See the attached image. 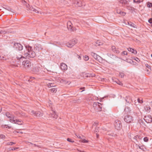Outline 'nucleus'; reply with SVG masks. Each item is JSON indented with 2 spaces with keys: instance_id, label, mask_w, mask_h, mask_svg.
I'll list each match as a JSON object with an SVG mask.
<instances>
[{
  "instance_id": "obj_23",
  "label": "nucleus",
  "mask_w": 152,
  "mask_h": 152,
  "mask_svg": "<svg viewBox=\"0 0 152 152\" xmlns=\"http://www.w3.org/2000/svg\"><path fill=\"white\" fill-rule=\"evenodd\" d=\"M112 50L115 53H119V51L116 49V48L115 46H112L111 48Z\"/></svg>"
},
{
  "instance_id": "obj_49",
  "label": "nucleus",
  "mask_w": 152,
  "mask_h": 152,
  "mask_svg": "<svg viewBox=\"0 0 152 152\" xmlns=\"http://www.w3.org/2000/svg\"><path fill=\"white\" fill-rule=\"evenodd\" d=\"M19 149V148H18V147H16V148H12L11 150L12 151H15V150H16V149Z\"/></svg>"
},
{
  "instance_id": "obj_34",
  "label": "nucleus",
  "mask_w": 152,
  "mask_h": 152,
  "mask_svg": "<svg viewBox=\"0 0 152 152\" xmlns=\"http://www.w3.org/2000/svg\"><path fill=\"white\" fill-rule=\"evenodd\" d=\"M50 91L52 92H56V89L55 88H51Z\"/></svg>"
},
{
  "instance_id": "obj_46",
  "label": "nucleus",
  "mask_w": 152,
  "mask_h": 152,
  "mask_svg": "<svg viewBox=\"0 0 152 152\" xmlns=\"http://www.w3.org/2000/svg\"><path fill=\"white\" fill-rule=\"evenodd\" d=\"M117 83L120 85L122 86L123 85V83L119 81H118L117 82Z\"/></svg>"
},
{
  "instance_id": "obj_22",
  "label": "nucleus",
  "mask_w": 152,
  "mask_h": 152,
  "mask_svg": "<svg viewBox=\"0 0 152 152\" xmlns=\"http://www.w3.org/2000/svg\"><path fill=\"white\" fill-rule=\"evenodd\" d=\"M6 116L9 118H13V119H14V117L12 115L9 113L7 112L6 113Z\"/></svg>"
},
{
  "instance_id": "obj_44",
  "label": "nucleus",
  "mask_w": 152,
  "mask_h": 152,
  "mask_svg": "<svg viewBox=\"0 0 152 152\" xmlns=\"http://www.w3.org/2000/svg\"><path fill=\"white\" fill-rule=\"evenodd\" d=\"M76 56L78 58V59H79V60H81V57L79 55H78L77 54H76Z\"/></svg>"
},
{
  "instance_id": "obj_56",
  "label": "nucleus",
  "mask_w": 152,
  "mask_h": 152,
  "mask_svg": "<svg viewBox=\"0 0 152 152\" xmlns=\"http://www.w3.org/2000/svg\"><path fill=\"white\" fill-rule=\"evenodd\" d=\"M98 128H96L95 129L94 131V132L95 133H96V132H98Z\"/></svg>"
},
{
  "instance_id": "obj_42",
  "label": "nucleus",
  "mask_w": 152,
  "mask_h": 152,
  "mask_svg": "<svg viewBox=\"0 0 152 152\" xmlns=\"http://www.w3.org/2000/svg\"><path fill=\"white\" fill-rule=\"evenodd\" d=\"M143 140L145 142H147L148 141V138L147 137H145L144 138Z\"/></svg>"
},
{
  "instance_id": "obj_33",
  "label": "nucleus",
  "mask_w": 152,
  "mask_h": 152,
  "mask_svg": "<svg viewBox=\"0 0 152 152\" xmlns=\"http://www.w3.org/2000/svg\"><path fill=\"white\" fill-rule=\"evenodd\" d=\"M119 76L122 78H123L124 77V74L123 72H120L119 73Z\"/></svg>"
},
{
  "instance_id": "obj_29",
  "label": "nucleus",
  "mask_w": 152,
  "mask_h": 152,
  "mask_svg": "<svg viewBox=\"0 0 152 152\" xmlns=\"http://www.w3.org/2000/svg\"><path fill=\"white\" fill-rule=\"evenodd\" d=\"M83 59L85 61H87L89 59V57L87 56H83Z\"/></svg>"
},
{
  "instance_id": "obj_25",
  "label": "nucleus",
  "mask_w": 152,
  "mask_h": 152,
  "mask_svg": "<svg viewBox=\"0 0 152 152\" xmlns=\"http://www.w3.org/2000/svg\"><path fill=\"white\" fill-rule=\"evenodd\" d=\"M9 32L7 31H6L4 30H1L0 31V34H5L7 33H8Z\"/></svg>"
},
{
  "instance_id": "obj_10",
  "label": "nucleus",
  "mask_w": 152,
  "mask_h": 152,
  "mask_svg": "<svg viewBox=\"0 0 152 152\" xmlns=\"http://www.w3.org/2000/svg\"><path fill=\"white\" fill-rule=\"evenodd\" d=\"M27 8L29 9V10H30L31 12H34L37 13H39V9L38 8H36V9L32 7H30L29 8L28 7V6H27Z\"/></svg>"
},
{
  "instance_id": "obj_5",
  "label": "nucleus",
  "mask_w": 152,
  "mask_h": 152,
  "mask_svg": "<svg viewBox=\"0 0 152 152\" xmlns=\"http://www.w3.org/2000/svg\"><path fill=\"white\" fill-rule=\"evenodd\" d=\"M77 42V40L76 39H73L66 44V46L69 48H72Z\"/></svg>"
},
{
  "instance_id": "obj_19",
  "label": "nucleus",
  "mask_w": 152,
  "mask_h": 152,
  "mask_svg": "<svg viewBox=\"0 0 152 152\" xmlns=\"http://www.w3.org/2000/svg\"><path fill=\"white\" fill-rule=\"evenodd\" d=\"M119 2L121 4H128V1L127 0H118Z\"/></svg>"
},
{
  "instance_id": "obj_15",
  "label": "nucleus",
  "mask_w": 152,
  "mask_h": 152,
  "mask_svg": "<svg viewBox=\"0 0 152 152\" xmlns=\"http://www.w3.org/2000/svg\"><path fill=\"white\" fill-rule=\"evenodd\" d=\"M145 66L146 67V71L147 72V74L149 75L151 70V66L148 64H146Z\"/></svg>"
},
{
  "instance_id": "obj_28",
  "label": "nucleus",
  "mask_w": 152,
  "mask_h": 152,
  "mask_svg": "<svg viewBox=\"0 0 152 152\" xmlns=\"http://www.w3.org/2000/svg\"><path fill=\"white\" fill-rule=\"evenodd\" d=\"M15 144V143L14 142H7L6 143V144L7 145H12L13 144Z\"/></svg>"
},
{
  "instance_id": "obj_50",
  "label": "nucleus",
  "mask_w": 152,
  "mask_h": 152,
  "mask_svg": "<svg viewBox=\"0 0 152 152\" xmlns=\"http://www.w3.org/2000/svg\"><path fill=\"white\" fill-rule=\"evenodd\" d=\"M127 49L128 51H131L132 52V49H133L129 48H128Z\"/></svg>"
},
{
  "instance_id": "obj_30",
  "label": "nucleus",
  "mask_w": 152,
  "mask_h": 152,
  "mask_svg": "<svg viewBox=\"0 0 152 152\" xmlns=\"http://www.w3.org/2000/svg\"><path fill=\"white\" fill-rule=\"evenodd\" d=\"M60 82L61 83H64V84H65L68 83V82L67 81H66V80H64V79H61L60 80Z\"/></svg>"
},
{
  "instance_id": "obj_40",
  "label": "nucleus",
  "mask_w": 152,
  "mask_h": 152,
  "mask_svg": "<svg viewBox=\"0 0 152 152\" xmlns=\"http://www.w3.org/2000/svg\"><path fill=\"white\" fill-rule=\"evenodd\" d=\"M132 53H133L134 54H136L137 53V51L136 50L133 49H132Z\"/></svg>"
},
{
  "instance_id": "obj_18",
  "label": "nucleus",
  "mask_w": 152,
  "mask_h": 152,
  "mask_svg": "<svg viewBox=\"0 0 152 152\" xmlns=\"http://www.w3.org/2000/svg\"><path fill=\"white\" fill-rule=\"evenodd\" d=\"M144 108L145 111L148 113H149L150 111L151 108L148 105H146L145 106Z\"/></svg>"
},
{
  "instance_id": "obj_64",
  "label": "nucleus",
  "mask_w": 152,
  "mask_h": 152,
  "mask_svg": "<svg viewBox=\"0 0 152 152\" xmlns=\"http://www.w3.org/2000/svg\"><path fill=\"white\" fill-rule=\"evenodd\" d=\"M150 105H151V107H152V102H151L150 103Z\"/></svg>"
},
{
  "instance_id": "obj_63",
  "label": "nucleus",
  "mask_w": 152,
  "mask_h": 152,
  "mask_svg": "<svg viewBox=\"0 0 152 152\" xmlns=\"http://www.w3.org/2000/svg\"><path fill=\"white\" fill-rule=\"evenodd\" d=\"M126 102H130L129 100L128 101V100L127 99H126Z\"/></svg>"
},
{
  "instance_id": "obj_2",
  "label": "nucleus",
  "mask_w": 152,
  "mask_h": 152,
  "mask_svg": "<svg viewBox=\"0 0 152 152\" xmlns=\"http://www.w3.org/2000/svg\"><path fill=\"white\" fill-rule=\"evenodd\" d=\"M91 54L95 59L98 61L100 63H102L103 61H106L105 59H103V58L100 56L92 52L91 53Z\"/></svg>"
},
{
  "instance_id": "obj_59",
  "label": "nucleus",
  "mask_w": 152,
  "mask_h": 152,
  "mask_svg": "<svg viewBox=\"0 0 152 152\" xmlns=\"http://www.w3.org/2000/svg\"><path fill=\"white\" fill-rule=\"evenodd\" d=\"M136 145L138 147H139V148L140 149H141V146H140V145H138L137 144H136Z\"/></svg>"
},
{
  "instance_id": "obj_4",
  "label": "nucleus",
  "mask_w": 152,
  "mask_h": 152,
  "mask_svg": "<svg viewBox=\"0 0 152 152\" xmlns=\"http://www.w3.org/2000/svg\"><path fill=\"white\" fill-rule=\"evenodd\" d=\"M22 66L25 69H28L31 66V64L28 60L23 61L22 62Z\"/></svg>"
},
{
  "instance_id": "obj_24",
  "label": "nucleus",
  "mask_w": 152,
  "mask_h": 152,
  "mask_svg": "<svg viewBox=\"0 0 152 152\" xmlns=\"http://www.w3.org/2000/svg\"><path fill=\"white\" fill-rule=\"evenodd\" d=\"M19 115L18 116L20 117H25L27 116L25 113L22 112L19 113Z\"/></svg>"
},
{
  "instance_id": "obj_54",
  "label": "nucleus",
  "mask_w": 152,
  "mask_h": 152,
  "mask_svg": "<svg viewBox=\"0 0 152 152\" xmlns=\"http://www.w3.org/2000/svg\"><path fill=\"white\" fill-rule=\"evenodd\" d=\"M48 87H52L53 86V84L52 83H50L48 84Z\"/></svg>"
},
{
  "instance_id": "obj_57",
  "label": "nucleus",
  "mask_w": 152,
  "mask_h": 152,
  "mask_svg": "<svg viewBox=\"0 0 152 152\" xmlns=\"http://www.w3.org/2000/svg\"><path fill=\"white\" fill-rule=\"evenodd\" d=\"M135 60L137 61V62H139L140 61V60L137 58H136L134 59Z\"/></svg>"
},
{
  "instance_id": "obj_27",
  "label": "nucleus",
  "mask_w": 152,
  "mask_h": 152,
  "mask_svg": "<svg viewBox=\"0 0 152 152\" xmlns=\"http://www.w3.org/2000/svg\"><path fill=\"white\" fill-rule=\"evenodd\" d=\"M133 138L134 139L137 140V139H141V138L140 136L137 135L134 136Z\"/></svg>"
},
{
  "instance_id": "obj_61",
  "label": "nucleus",
  "mask_w": 152,
  "mask_h": 152,
  "mask_svg": "<svg viewBox=\"0 0 152 152\" xmlns=\"http://www.w3.org/2000/svg\"><path fill=\"white\" fill-rule=\"evenodd\" d=\"M22 1V3L23 4H24L25 3H26V1L24 0H21Z\"/></svg>"
},
{
  "instance_id": "obj_53",
  "label": "nucleus",
  "mask_w": 152,
  "mask_h": 152,
  "mask_svg": "<svg viewBox=\"0 0 152 152\" xmlns=\"http://www.w3.org/2000/svg\"><path fill=\"white\" fill-rule=\"evenodd\" d=\"M128 23L129 25L130 26L132 27H134L133 26V24L132 23H130L129 22H128Z\"/></svg>"
},
{
  "instance_id": "obj_35",
  "label": "nucleus",
  "mask_w": 152,
  "mask_h": 152,
  "mask_svg": "<svg viewBox=\"0 0 152 152\" xmlns=\"http://www.w3.org/2000/svg\"><path fill=\"white\" fill-rule=\"evenodd\" d=\"M67 140L70 142H74V141L72 139L69 138H68L67 139Z\"/></svg>"
},
{
  "instance_id": "obj_8",
  "label": "nucleus",
  "mask_w": 152,
  "mask_h": 152,
  "mask_svg": "<svg viewBox=\"0 0 152 152\" xmlns=\"http://www.w3.org/2000/svg\"><path fill=\"white\" fill-rule=\"evenodd\" d=\"M144 119L147 123H150L152 122V118L150 115L144 116Z\"/></svg>"
},
{
  "instance_id": "obj_37",
  "label": "nucleus",
  "mask_w": 152,
  "mask_h": 152,
  "mask_svg": "<svg viewBox=\"0 0 152 152\" xmlns=\"http://www.w3.org/2000/svg\"><path fill=\"white\" fill-rule=\"evenodd\" d=\"M6 58H5V57L4 56H0V60H6Z\"/></svg>"
},
{
  "instance_id": "obj_3",
  "label": "nucleus",
  "mask_w": 152,
  "mask_h": 152,
  "mask_svg": "<svg viewBox=\"0 0 152 152\" xmlns=\"http://www.w3.org/2000/svg\"><path fill=\"white\" fill-rule=\"evenodd\" d=\"M93 107L96 111H101L102 110V104L97 102H94L93 104Z\"/></svg>"
},
{
  "instance_id": "obj_32",
  "label": "nucleus",
  "mask_w": 152,
  "mask_h": 152,
  "mask_svg": "<svg viewBox=\"0 0 152 152\" xmlns=\"http://www.w3.org/2000/svg\"><path fill=\"white\" fill-rule=\"evenodd\" d=\"M147 6L148 7H152V3L150 2H148L147 4Z\"/></svg>"
},
{
  "instance_id": "obj_58",
  "label": "nucleus",
  "mask_w": 152,
  "mask_h": 152,
  "mask_svg": "<svg viewBox=\"0 0 152 152\" xmlns=\"http://www.w3.org/2000/svg\"><path fill=\"white\" fill-rule=\"evenodd\" d=\"M121 12H122V11H121L120 10H119V11H118L117 13L119 14H121Z\"/></svg>"
},
{
  "instance_id": "obj_41",
  "label": "nucleus",
  "mask_w": 152,
  "mask_h": 152,
  "mask_svg": "<svg viewBox=\"0 0 152 152\" xmlns=\"http://www.w3.org/2000/svg\"><path fill=\"white\" fill-rule=\"evenodd\" d=\"M143 0H136V3L137 4L140 3V2H142Z\"/></svg>"
},
{
  "instance_id": "obj_36",
  "label": "nucleus",
  "mask_w": 152,
  "mask_h": 152,
  "mask_svg": "<svg viewBox=\"0 0 152 152\" xmlns=\"http://www.w3.org/2000/svg\"><path fill=\"white\" fill-rule=\"evenodd\" d=\"M142 151H144L146 150V148L143 145L141 146V149Z\"/></svg>"
},
{
  "instance_id": "obj_60",
  "label": "nucleus",
  "mask_w": 152,
  "mask_h": 152,
  "mask_svg": "<svg viewBox=\"0 0 152 152\" xmlns=\"http://www.w3.org/2000/svg\"><path fill=\"white\" fill-rule=\"evenodd\" d=\"M33 145L34 146H35V147H39V146L38 145H36L35 144H33Z\"/></svg>"
},
{
  "instance_id": "obj_55",
  "label": "nucleus",
  "mask_w": 152,
  "mask_h": 152,
  "mask_svg": "<svg viewBox=\"0 0 152 152\" xmlns=\"http://www.w3.org/2000/svg\"><path fill=\"white\" fill-rule=\"evenodd\" d=\"M123 16H124L126 15V13L124 12H121V14Z\"/></svg>"
},
{
  "instance_id": "obj_17",
  "label": "nucleus",
  "mask_w": 152,
  "mask_h": 152,
  "mask_svg": "<svg viewBox=\"0 0 152 152\" xmlns=\"http://www.w3.org/2000/svg\"><path fill=\"white\" fill-rule=\"evenodd\" d=\"M60 67L62 70H65L67 69V65L64 63L61 64Z\"/></svg>"
},
{
  "instance_id": "obj_14",
  "label": "nucleus",
  "mask_w": 152,
  "mask_h": 152,
  "mask_svg": "<svg viewBox=\"0 0 152 152\" xmlns=\"http://www.w3.org/2000/svg\"><path fill=\"white\" fill-rule=\"evenodd\" d=\"M72 24L70 21H69L67 23V28L70 31H74V28L72 26Z\"/></svg>"
},
{
  "instance_id": "obj_7",
  "label": "nucleus",
  "mask_w": 152,
  "mask_h": 152,
  "mask_svg": "<svg viewBox=\"0 0 152 152\" xmlns=\"http://www.w3.org/2000/svg\"><path fill=\"white\" fill-rule=\"evenodd\" d=\"M121 122L118 120H116L115 121L114 125L116 129L119 130L121 127Z\"/></svg>"
},
{
  "instance_id": "obj_9",
  "label": "nucleus",
  "mask_w": 152,
  "mask_h": 152,
  "mask_svg": "<svg viewBox=\"0 0 152 152\" xmlns=\"http://www.w3.org/2000/svg\"><path fill=\"white\" fill-rule=\"evenodd\" d=\"M124 120L127 123H129L131 122L132 121V118L131 116L127 115L125 116L124 118Z\"/></svg>"
},
{
  "instance_id": "obj_51",
  "label": "nucleus",
  "mask_w": 152,
  "mask_h": 152,
  "mask_svg": "<svg viewBox=\"0 0 152 152\" xmlns=\"http://www.w3.org/2000/svg\"><path fill=\"white\" fill-rule=\"evenodd\" d=\"M127 49L128 51H131L132 52V49H133L129 48H128Z\"/></svg>"
},
{
  "instance_id": "obj_62",
  "label": "nucleus",
  "mask_w": 152,
  "mask_h": 152,
  "mask_svg": "<svg viewBox=\"0 0 152 152\" xmlns=\"http://www.w3.org/2000/svg\"><path fill=\"white\" fill-rule=\"evenodd\" d=\"M6 10H9V11H10V10H11V8H9V7H8V9H7V8H6Z\"/></svg>"
},
{
  "instance_id": "obj_1",
  "label": "nucleus",
  "mask_w": 152,
  "mask_h": 152,
  "mask_svg": "<svg viewBox=\"0 0 152 152\" xmlns=\"http://www.w3.org/2000/svg\"><path fill=\"white\" fill-rule=\"evenodd\" d=\"M23 58H34L35 55V53L32 50V47L31 46L26 47V50L23 53Z\"/></svg>"
},
{
  "instance_id": "obj_21",
  "label": "nucleus",
  "mask_w": 152,
  "mask_h": 152,
  "mask_svg": "<svg viewBox=\"0 0 152 152\" xmlns=\"http://www.w3.org/2000/svg\"><path fill=\"white\" fill-rule=\"evenodd\" d=\"M131 111V110L130 108L128 107H126L124 109V111L127 113H130Z\"/></svg>"
},
{
  "instance_id": "obj_38",
  "label": "nucleus",
  "mask_w": 152,
  "mask_h": 152,
  "mask_svg": "<svg viewBox=\"0 0 152 152\" xmlns=\"http://www.w3.org/2000/svg\"><path fill=\"white\" fill-rule=\"evenodd\" d=\"M137 101L139 103H142L143 102V101H142V99H141L140 98H138L137 99Z\"/></svg>"
},
{
  "instance_id": "obj_20",
  "label": "nucleus",
  "mask_w": 152,
  "mask_h": 152,
  "mask_svg": "<svg viewBox=\"0 0 152 152\" xmlns=\"http://www.w3.org/2000/svg\"><path fill=\"white\" fill-rule=\"evenodd\" d=\"M73 3L75 4H76L78 6H81V2L80 1H78L77 0H74L73 1Z\"/></svg>"
},
{
  "instance_id": "obj_6",
  "label": "nucleus",
  "mask_w": 152,
  "mask_h": 152,
  "mask_svg": "<svg viewBox=\"0 0 152 152\" xmlns=\"http://www.w3.org/2000/svg\"><path fill=\"white\" fill-rule=\"evenodd\" d=\"M13 47L17 50H23V47L20 43L15 42Z\"/></svg>"
},
{
  "instance_id": "obj_43",
  "label": "nucleus",
  "mask_w": 152,
  "mask_h": 152,
  "mask_svg": "<svg viewBox=\"0 0 152 152\" xmlns=\"http://www.w3.org/2000/svg\"><path fill=\"white\" fill-rule=\"evenodd\" d=\"M122 54L123 55H127V52L126 51H124L122 52Z\"/></svg>"
},
{
  "instance_id": "obj_13",
  "label": "nucleus",
  "mask_w": 152,
  "mask_h": 152,
  "mask_svg": "<svg viewBox=\"0 0 152 152\" xmlns=\"http://www.w3.org/2000/svg\"><path fill=\"white\" fill-rule=\"evenodd\" d=\"M10 122L14 123L17 124L18 125H21L22 124L23 122L22 121H20L19 120H16V121L14 119H10Z\"/></svg>"
},
{
  "instance_id": "obj_47",
  "label": "nucleus",
  "mask_w": 152,
  "mask_h": 152,
  "mask_svg": "<svg viewBox=\"0 0 152 152\" xmlns=\"http://www.w3.org/2000/svg\"><path fill=\"white\" fill-rule=\"evenodd\" d=\"M87 141L85 139H83L82 140V142L83 143H86L87 142Z\"/></svg>"
},
{
  "instance_id": "obj_52",
  "label": "nucleus",
  "mask_w": 152,
  "mask_h": 152,
  "mask_svg": "<svg viewBox=\"0 0 152 152\" xmlns=\"http://www.w3.org/2000/svg\"><path fill=\"white\" fill-rule=\"evenodd\" d=\"M127 8L129 10H132L133 9H134V8L132 7H128Z\"/></svg>"
},
{
  "instance_id": "obj_26",
  "label": "nucleus",
  "mask_w": 152,
  "mask_h": 152,
  "mask_svg": "<svg viewBox=\"0 0 152 152\" xmlns=\"http://www.w3.org/2000/svg\"><path fill=\"white\" fill-rule=\"evenodd\" d=\"M0 138L1 139L4 140L5 139L7 138L6 136L3 134H0Z\"/></svg>"
},
{
  "instance_id": "obj_11",
  "label": "nucleus",
  "mask_w": 152,
  "mask_h": 152,
  "mask_svg": "<svg viewBox=\"0 0 152 152\" xmlns=\"http://www.w3.org/2000/svg\"><path fill=\"white\" fill-rule=\"evenodd\" d=\"M49 115L50 117H52L55 119H56L58 117V115L56 114L55 112L53 110L51 111Z\"/></svg>"
},
{
  "instance_id": "obj_12",
  "label": "nucleus",
  "mask_w": 152,
  "mask_h": 152,
  "mask_svg": "<svg viewBox=\"0 0 152 152\" xmlns=\"http://www.w3.org/2000/svg\"><path fill=\"white\" fill-rule=\"evenodd\" d=\"M31 113L32 115L37 117H40L42 115V113L39 111H35L34 110H32Z\"/></svg>"
},
{
  "instance_id": "obj_31",
  "label": "nucleus",
  "mask_w": 152,
  "mask_h": 152,
  "mask_svg": "<svg viewBox=\"0 0 152 152\" xmlns=\"http://www.w3.org/2000/svg\"><path fill=\"white\" fill-rule=\"evenodd\" d=\"M102 45V43L100 42L99 41H97L96 42V45L99 46Z\"/></svg>"
},
{
  "instance_id": "obj_16",
  "label": "nucleus",
  "mask_w": 152,
  "mask_h": 152,
  "mask_svg": "<svg viewBox=\"0 0 152 152\" xmlns=\"http://www.w3.org/2000/svg\"><path fill=\"white\" fill-rule=\"evenodd\" d=\"M34 48L38 51L42 50L43 49L41 45L39 44H36L34 45Z\"/></svg>"
},
{
  "instance_id": "obj_48",
  "label": "nucleus",
  "mask_w": 152,
  "mask_h": 152,
  "mask_svg": "<svg viewBox=\"0 0 152 152\" xmlns=\"http://www.w3.org/2000/svg\"><path fill=\"white\" fill-rule=\"evenodd\" d=\"M148 22L150 23H152V18H150L148 20Z\"/></svg>"
},
{
  "instance_id": "obj_45",
  "label": "nucleus",
  "mask_w": 152,
  "mask_h": 152,
  "mask_svg": "<svg viewBox=\"0 0 152 152\" xmlns=\"http://www.w3.org/2000/svg\"><path fill=\"white\" fill-rule=\"evenodd\" d=\"M23 57V56L21 55H20L19 56H17L16 57V58L18 59H20L21 58H22Z\"/></svg>"
},
{
  "instance_id": "obj_39",
  "label": "nucleus",
  "mask_w": 152,
  "mask_h": 152,
  "mask_svg": "<svg viewBox=\"0 0 152 152\" xmlns=\"http://www.w3.org/2000/svg\"><path fill=\"white\" fill-rule=\"evenodd\" d=\"M35 78L34 77H31L28 80V81L29 82L32 81L33 80H34Z\"/></svg>"
}]
</instances>
